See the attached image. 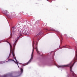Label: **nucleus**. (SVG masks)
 <instances>
[{"label":"nucleus","instance_id":"11","mask_svg":"<svg viewBox=\"0 0 77 77\" xmlns=\"http://www.w3.org/2000/svg\"><path fill=\"white\" fill-rule=\"evenodd\" d=\"M17 65L18 66V67L19 68V66H18V64H17Z\"/></svg>","mask_w":77,"mask_h":77},{"label":"nucleus","instance_id":"9","mask_svg":"<svg viewBox=\"0 0 77 77\" xmlns=\"http://www.w3.org/2000/svg\"><path fill=\"white\" fill-rule=\"evenodd\" d=\"M10 60H12V61H14V62H15V61L13 60L10 59Z\"/></svg>","mask_w":77,"mask_h":77},{"label":"nucleus","instance_id":"4","mask_svg":"<svg viewBox=\"0 0 77 77\" xmlns=\"http://www.w3.org/2000/svg\"><path fill=\"white\" fill-rule=\"evenodd\" d=\"M37 44H36L35 46V49L37 53H38V54H39V51H38V48H37Z\"/></svg>","mask_w":77,"mask_h":77},{"label":"nucleus","instance_id":"10","mask_svg":"<svg viewBox=\"0 0 77 77\" xmlns=\"http://www.w3.org/2000/svg\"><path fill=\"white\" fill-rule=\"evenodd\" d=\"M11 54H10L9 56H9H11Z\"/></svg>","mask_w":77,"mask_h":77},{"label":"nucleus","instance_id":"7","mask_svg":"<svg viewBox=\"0 0 77 77\" xmlns=\"http://www.w3.org/2000/svg\"><path fill=\"white\" fill-rule=\"evenodd\" d=\"M20 70L21 72V73H23V69L22 68H20Z\"/></svg>","mask_w":77,"mask_h":77},{"label":"nucleus","instance_id":"18","mask_svg":"<svg viewBox=\"0 0 77 77\" xmlns=\"http://www.w3.org/2000/svg\"><path fill=\"white\" fill-rule=\"evenodd\" d=\"M9 44V43H8Z\"/></svg>","mask_w":77,"mask_h":77},{"label":"nucleus","instance_id":"8","mask_svg":"<svg viewBox=\"0 0 77 77\" xmlns=\"http://www.w3.org/2000/svg\"><path fill=\"white\" fill-rule=\"evenodd\" d=\"M3 77H8V75H5L3 76Z\"/></svg>","mask_w":77,"mask_h":77},{"label":"nucleus","instance_id":"17","mask_svg":"<svg viewBox=\"0 0 77 77\" xmlns=\"http://www.w3.org/2000/svg\"><path fill=\"white\" fill-rule=\"evenodd\" d=\"M67 9H68V8H67Z\"/></svg>","mask_w":77,"mask_h":77},{"label":"nucleus","instance_id":"6","mask_svg":"<svg viewBox=\"0 0 77 77\" xmlns=\"http://www.w3.org/2000/svg\"><path fill=\"white\" fill-rule=\"evenodd\" d=\"M17 42V41H16L15 42V43H14V45H13V47L14 48V47H15V45H16V42Z\"/></svg>","mask_w":77,"mask_h":77},{"label":"nucleus","instance_id":"13","mask_svg":"<svg viewBox=\"0 0 77 77\" xmlns=\"http://www.w3.org/2000/svg\"><path fill=\"white\" fill-rule=\"evenodd\" d=\"M18 38H17V40H18Z\"/></svg>","mask_w":77,"mask_h":77},{"label":"nucleus","instance_id":"5","mask_svg":"<svg viewBox=\"0 0 77 77\" xmlns=\"http://www.w3.org/2000/svg\"><path fill=\"white\" fill-rule=\"evenodd\" d=\"M3 11H4V12H3L5 14H8L9 13V12H8V10H6V11L4 10Z\"/></svg>","mask_w":77,"mask_h":77},{"label":"nucleus","instance_id":"12","mask_svg":"<svg viewBox=\"0 0 77 77\" xmlns=\"http://www.w3.org/2000/svg\"><path fill=\"white\" fill-rule=\"evenodd\" d=\"M31 33V32H30L29 34H30Z\"/></svg>","mask_w":77,"mask_h":77},{"label":"nucleus","instance_id":"3","mask_svg":"<svg viewBox=\"0 0 77 77\" xmlns=\"http://www.w3.org/2000/svg\"><path fill=\"white\" fill-rule=\"evenodd\" d=\"M11 30L12 33H14V32H16V29L15 27H13L11 29Z\"/></svg>","mask_w":77,"mask_h":77},{"label":"nucleus","instance_id":"1","mask_svg":"<svg viewBox=\"0 0 77 77\" xmlns=\"http://www.w3.org/2000/svg\"><path fill=\"white\" fill-rule=\"evenodd\" d=\"M35 47H33V49L32 50V52L31 54V57L29 60L26 63V64H25V65H28L29 63H30L31 62V61H32V59H33V51H34V50H35Z\"/></svg>","mask_w":77,"mask_h":77},{"label":"nucleus","instance_id":"15","mask_svg":"<svg viewBox=\"0 0 77 77\" xmlns=\"http://www.w3.org/2000/svg\"><path fill=\"white\" fill-rule=\"evenodd\" d=\"M14 15H15V14H14Z\"/></svg>","mask_w":77,"mask_h":77},{"label":"nucleus","instance_id":"2","mask_svg":"<svg viewBox=\"0 0 77 77\" xmlns=\"http://www.w3.org/2000/svg\"><path fill=\"white\" fill-rule=\"evenodd\" d=\"M12 53L14 59L16 61L17 63H18V61H17V59H16V58H15V54L14 53V50L13 49V50H10V53Z\"/></svg>","mask_w":77,"mask_h":77},{"label":"nucleus","instance_id":"16","mask_svg":"<svg viewBox=\"0 0 77 77\" xmlns=\"http://www.w3.org/2000/svg\"><path fill=\"white\" fill-rule=\"evenodd\" d=\"M73 39H74V38H72Z\"/></svg>","mask_w":77,"mask_h":77},{"label":"nucleus","instance_id":"14","mask_svg":"<svg viewBox=\"0 0 77 77\" xmlns=\"http://www.w3.org/2000/svg\"><path fill=\"white\" fill-rule=\"evenodd\" d=\"M68 77H69V76H68Z\"/></svg>","mask_w":77,"mask_h":77}]
</instances>
